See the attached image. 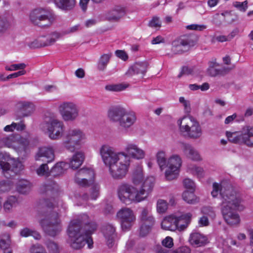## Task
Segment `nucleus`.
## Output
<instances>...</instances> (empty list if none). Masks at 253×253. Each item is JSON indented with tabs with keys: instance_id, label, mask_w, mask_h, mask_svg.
Wrapping results in <instances>:
<instances>
[{
	"instance_id": "41",
	"label": "nucleus",
	"mask_w": 253,
	"mask_h": 253,
	"mask_svg": "<svg viewBox=\"0 0 253 253\" xmlns=\"http://www.w3.org/2000/svg\"><path fill=\"white\" fill-rule=\"evenodd\" d=\"M157 162L161 169L163 170L166 167L167 158L165 151H159L156 155Z\"/></svg>"
},
{
	"instance_id": "4",
	"label": "nucleus",
	"mask_w": 253,
	"mask_h": 253,
	"mask_svg": "<svg viewBox=\"0 0 253 253\" xmlns=\"http://www.w3.org/2000/svg\"><path fill=\"white\" fill-rule=\"evenodd\" d=\"M97 228L96 222L86 214L71 221L67 229L69 237L91 235Z\"/></svg>"
},
{
	"instance_id": "32",
	"label": "nucleus",
	"mask_w": 253,
	"mask_h": 253,
	"mask_svg": "<svg viewBox=\"0 0 253 253\" xmlns=\"http://www.w3.org/2000/svg\"><path fill=\"white\" fill-rule=\"evenodd\" d=\"M84 160V153L81 151L77 152L71 158L69 166L72 169H77L82 165Z\"/></svg>"
},
{
	"instance_id": "50",
	"label": "nucleus",
	"mask_w": 253,
	"mask_h": 253,
	"mask_svg": "<svg viewBox=\"0 0 253 253\" xmlns=\"http://www.w3.org/2000/svg\"><path fill=\"white\" fill-rule=\"evenodd\" d=\"M49 169L46 164H42L37 169V173L40 176H48L49 174Z\"/></svg>"
},
{
	"instance_id": "11",
	"label": "nucleus",
	"mask_w": 253,
	"mask_h": 253,
	"mask_svg": "<svg viewBox=\"0 0 253 253\" xmlns=\"http://www.w3.org/2000/svg\"><path fill=\"white\" fill-rule=\"evenodd\" d=\"M130 159L126 154L123 155L117 162L109 167L110 173L115 179H122L124 178L128 170Z\"/></svg>"
},
{
	"instance_id": "16",
	"label": "nucleus",
	"mask_w": 253,
	"mask_h": 253,
	"mask_svg": "<svg viewBox=\"0 0 253 253\" xmlns=\"http://www.w3.org/2000/svg\"><path fill=\"white\" fill-rule=\"evenodd\" d=\"M181 164V159L178 155H173L169 159L168 168L165 172V176L168 180H172L177 178Z\"/></svg>"
},
{
	"instance_id": "5",
	"label": "nucleus",
	"mask_w": 253,
	"mask_h": 253,
	"mask_svg": "<svg viewBox=\"0 0 253 253\" xmlns=\"http://www.w3.org/2000/svg\"><path fill=\"white\" fill-rule=\"evenodd\" d=\"M108 116L113 122L117 123L120 127L127 130L136 123V113L121 106H114L109 109Z\"/></svg>"
},
{
	"instance_id": "39",
	"label": "nucleus",
	"mask_w": 253,
	"mask_h": 253,
	"mask_svg": "<svg viewBox=\"0 0 253 253\" xmlns=\"http://www.w3.org/2000/svg\"><path fill=\"white\" fill-rule=\"evenodd\" d=\"M144 177L142 168L141 166H137L133 170L132 179L133 183L137 185L140 184L143 180Z\"/></svg>"
},
{
	"instance_id": "15",
	"label": "nucleus",
	"mask_w": 253,
	"mask_h": 253,
	"mask_svg": "<svg viewBox=\"0 0 253 253\" xmlns=\"http://www.w3.org/2000/svg\"><path fill=\"white\" fill-rule=\"evenodd\" d=\"M62 37L60 32H52L46 36L39 37L30 43V47L32 48H37L50 46L53 44L58 39Z\"/></svg>"
},
{
	"instance_id": "12",
	"label": "nucleus",
	"mask_w": 253,
	"mask_h": 253,
	"mask_svg": "<svg viewBox=\"0 0 253 253\" xmlns=\"http://www.w3.org/2000/svg\"><path fill=\"white\" fill-rule=\"evenodd\" d=\"M58 111L65 122L76 120L79 116V108L72 101H63L59 103Z\"/></svg>"
},
{
	"instance_id": "45",
	"label": "nucleus",
	"mask_w": 253,
	"mask_h": 253,
	"mask_svg": "<svg viewBox=\"0 0 253 253\" xmlns=\"http://www.w3.org/2000/svg\"><path fill=\"white\" fill-rule=\"evenodd\" d=\"M128 86V84H108L105 86L106 90L110 91H121L125 90Z\"/></svg>"
},
{
	"instance_id": "46",
	"label": "nucleus",
	"mask_w": 253,
	"mask_h": 253,
	"mask_svg": "<svg viewBox=\"0 0 253 253\" xmlns=\"http://www.w3.org/2000/svg\"><path fill=\"white\" fill-rule=\"evenodd\" d=\"M194 191L186 190L184 191L182 195L183 200L188 204H194L196 202L197 198L194 194Z\"/></svg>"
},
{
	"instance_id": "44",
	"label": "nucleus",
	"mask_w": 253,
	"mask_h": 253,
	"mask_svg": "<svg viewBox=\"0 0 253 253\" xmlns=\"http://www.w3.org/2000/svg\"><path fill=\"white\" fill-rule=\"evenodd\" d=\"M155 223H152V224L150 222H141V226L140 227L139 230V235L141 237H144L148 235Z\"/></svg>"
},
{
	"instance_id": "18",
	"label": "nucleus",
	"mask_w": 253,
	"mask_h": 253,
	"mask_svg": "<svg viewBox=\"0 0 253 253\" xmlns=\"http://www.w3.org/2000/svg\"><path fill=\"white\" fill-rule=\"evenodd\" d=\"M117 216L121 220L123 230H129L134 224L136 217L132 210L128 208H124L117 213Z\"/></svg>"
},
{
	"instance_id": "7",
	"label": "nucleus",
	"mask_w": 253,
	"mask_h": 253,
	"mask_svg": "<svg viewBox=\"0 0 253 253\" xmlns=\"http://www.w3.org/2000/svg\"><path fill=\"white\" fill-rule=\"evenodd\" d=\"M179 129L191 138L197 139L203 134L199 123L192 117H184L177 121Z\"/></svg>"
},
{
	"instance_id": "24",
	"label": "nucleus",
	"mask_w": 253,
	"mask_h": 253,
	"mask_svg": "<svg viewBox=\"0 0 253 253\" xmlns=\"http://www.w3.org/2000/svg\"><path fill=\"white\" fill-rule=\"evenodd\" d=\"M190 244L194 247L204 246L208 243V238L199 232L192 233L189 239Z\"/></svg>"
},
{
	"instance_id": "53",
	"label": "nucleus",
	"mask_w": 253,
	"mask_h": 253,
	"mask_svg": "<svg viewBox=\"0 0 253 253\" xmlns=\"http://www.w3.org/2000/svg\"><path fill=\"white\" fill-rule=\"evenodd\" d=\"M189 169L191 170L192 173L196 175L198 177L202 178L204 176V171L202 168L193 166L191 168L189 167Z\"/></svg>"
},
{
	"instance_id": "14",
	"label": "nucleus",
	"mask_w": 253,
	"mask_h": 253,
	"mask_svg": "<svg viewBox=\"0 0 253 253\" xmlns=\"http://www.w3.org/2000/svg\"><path fill=\"white\" fill-rule=\"evenodd\" d=\"M46 133L49 138L57 140L64 136L65 126L64 123L56 119H51L45 123Z\"/></svg>"
},
{
	"instance_id": "52",
	"label": "nucleus",
	"mask_w": 253,
	"mask_h": 253,
	"mask_svg": "<svg viewBox=\"0 0 253 253\" xmlns=\"http://www.w3.org/2000/svg\"><path fill=\"white\" fill-rule=\"evenodd\" d=\"M26 65L24 63L12 64L10 66H6L5 69L7 71H12L18 70H24L26 68Z\"/></svg>"
},
{
	"instance_id": "51",
	"label": "nucleus",
	"mask_w": 253,
	"mask_h": 253,
	"mask_svg": "<svg viewBox=\"0 0 253 253\" xmlns=\"http://www.w3.org/2000/svg\"><path fill=\"white\" fill-rule=\"evenodd\" d=\"M168 208V204L166 201L159 199L157 201V210L159 213L165 212Z\"/></svg>"
},
{
	"instance_id": "61",
	"label": "nucleus",
	"mask_w": 253,
	"mask_h": 253,
	"mask_svg": "<svg viewBox=\"0 0 253 253\" xmlns=\"http://www.w3.org/2000/svg\"><path fill=\"white\" fill-rule=\"evenodd\" d=\"M188 30L203 31L207 28V26L205 25L191 24L186 26Z\"/></svg>"
},
{
	"instance_id": "2",
	"label": "nucleus",
	"mask_w": 253,
	"mask_h": 253,
	"mask_svg": "<svg viewBox=\"0 0 253 253\" xmlns=\"http://www.w3.org/2000/svg\"><path fill=\"white\" fill-rule=\"evenodd\" d=\"M153 186V177L147 178L139 190L129 184L123 183L118 187V196L120 200L126 204L139 203L147 198Z\"/></svg>"
},
{
	"instance_id": "48",
	"label": "nucleus",
	"mask_w": 253,
	"mask_h": 253,
	"mask_svg": "<svg viewBox=\"0 0 253 253\" xmlns=\"http://www.w3.org/2000/svg\"><path fill=\"white\" fill-rule=\"evenodd\" d=\"M198 71L199 70L196 67L185 66L182 68L180 75L178 76V77H180L181 74L196 75L197 74Z\"/></svg>"
},
{
	"instance_id": "34",
	"label": "nucleus",
	"mask_w": 253,
	"mask_h": 253,
	"mask_svg": "<svg viewBox=\"0 0 253 253\" xmlns=\"http://www.w3.org/2000/svg\"><path fill=\"white\" fill-rule=\"evenodd\" d=\"M18 107L22 111L24 117L29 116L34 111V105L32 103L25 101H20L17 104Z\"/></svg>"
},
{
	"instance_id": "8",
	"label": "nucleus",
	"mask_w": 253,
	"mask_h": 253,
	"mask_svg": "<svg viewBox=\"0 0 253 253\" xmlns=\"http://www.w3.org/2000/svg\"><path fill=\"white\" fill-rule=\"evenodd\" d=\"M0 166L4 176L7 178L14 176L23 169V166L20 162L11 159L8 153L0 150Z\"/></svg>"
},
{
	"instance_id": "9",
	"label": "nucleus",
	"mask_w": 253,
	"mask_h": 253,
	"mask_svg": "<svg viewBox=\"0 0 253 253\" xmlns=\"http://www.w3.org/2000/svg\"><path fill=\"white\" fill-rule=\"evenodd\" d=\"M199 37L194 34L184 35L172 43L171 51L174 54H180L188 51L197 43Z\"/></svg>"
},
{
	"instance_id": "30",
	"label": "nucleus",
	"mask_w": 253,
	"mask_h": 253,
	"mask_svg": "<svg viewBox=\"0 0 253 253\" xmlns=\"http://www.w3.org/2000/svg\"><path fill=\"white\" fill-rule=\"evenodd\" d=\"M60 9L67 12L72 10L76 5V0H53Z\"/></svg>"
},
{
	"instance_id": "62",
	"label": "nucleus",
	"mask_w": 253,
	"mask_h": 253,
	"mask_svg": "<svg viewBox=\"0 0 253 253\" xmlns=\"http://www.w3.org/2000/svg\"><path fill=\"white\" fill-rule=\"evenodd\" d=\"M248 2L247 0L244 1V2H241L236 1L234 3V6L237 8L239 10L245 11L248 7Z\"/></svg>"
},
{
	"instance_id": "29",
	"label": "nucleus",
	"mask_w": 253,
	"mask_h": 253,
	"mask_svg": "<svg viewBox=\"0 0 253 253\" xmlns=\"http://www.w3.org/2000/svg\"><path fill=\"white\" fill-rule=\"evenodd\" d=\"M148 64L146 62L135 63L128 70L126 74L132 76L134 74H142L144 75L146 72Z\"/></svg>"
},
{
	"instance_id": "36",
	"label": "nucleus",
	"mask_w": 253,
	"mask_h": 253,
	"mask_svg": "<svg viewBox=\"0 0 253 253\" xmlns=\"http://www.w3.org/2000/svg\"><path fill=\"white\" fill-rule=\"evenodd\" d=\"M31 183L28 181L22 179L18 182L16 188L19 193L27 194L31 190Z\"/></svg>"
},
{
	"instance_id": "27",
	"label": "nucleus",
	"mask_w": 253,
	"mask_h": 253,
	"mask_svg": "<svg viewBox=\"0 0 253 253\" xmlns=\"http://www.w3.org/2000/svg\"><path fill=\"white\" fill-rule=\"evenodd\" d=\"M124 9L120 6H116L105 14V18L110 21H118L125 15Z\"/></svg>"
},
{
	"instance_id": "21",
	"label": "nucleus",
	"mask_w": 253,
	"mask_h": 253,
	"mask_svg": "<svg viewBox=\"0 0 253 253\" xmlns=\"http://www.w3.org/2000/svg\"><path fill=\"white\" fill-rule=\"evenodd\" d=\"M125 150L127 156H130L137 160L142 159L145 157V151L134 143H129L126 145ZM126 154V153H125Z\"/></svg>"
},
{
	"instance_id": "6",
	"label": "nucleus",
	"mask_w": 253,
	"mask_h": 253,
	"mask_svg": "<svg viewBox=\"0 0 253 253\" xmlns=\"http://www.w3.org/2000/svg\"><path fill=\"white\" fill-rule=\"evenodd\" d=\"M85 133L79 128H70L64 134L63 145L65 149L74 152L82 145L85 139Z\"/></svg>"
},
{
	"instance_id": "42",
	"label": "nucleus",
	"mask_w": 253,
	"mask_h": 253,
	"mask_svg": "<svg viewBox=\"0 0 253 253\" xmlns=\"http://www.w3.org/2000/svg\"><path fill=\"white\" fill-rule=\"evenodd\" d=\"M140 218L141 222H150L151 224L155 223L154 218L150 215V210L147 208L143 209L140 216Z\"/></svg>"
},
{
	"instance_id": "37",
	"label": "nucleus",
	"mask_w": 253,
	"mask_h": 253,
	"mask_svg": "<svg viewBox=\"0 0 253 253\" xmlns=\"http://www.w3.org/2000/svg\"><path fill=\"white\" fill-rule=\"evenodd\" d=\"M69 165L64 162L57 163L51 169L50 173L53 176L59 175L64 172L67 169Z\"/></svg>"
},
{
	"instance_id": "19",
	"label": "nucleus",
	"mask_w": 253,
	"mask_h": 253,
	"mask_svg": "<svg viewBox=\"0 0 253 253\" xmlns=\"http://www.w3.org/2000/svg\"><path fill=\"white\" fill-rule=\"evenodd\" d=\"M67 243L73 249L80 250L82 248L85 244H87L88 248H93V240L90 235L74 236L68 237Z\"/></svg>"
},
{
	"instance_id": "57",
	"label": "nucleus",
	"mask_w": 253,
	"mask_h": 253,
	"mask_svg": "<svg viewBox=\"0 0 253 253\" xmlns=\"http://www.w3.org/2000/svg\"><path fill=\"white\" fill-rule=\"evenodd\" d=\"M149 27L154 28H160L161 27V22L157 17H154L149 22Z\"/></svg>"
},
{
	"instance_id": "58",
	"label": "nucleus",
	"mask_w": 253,
	"mask_h": 253,
	"mask_svg": "<svg viewBox=\"0 0 253 253\" xmlns=\"http://www.w3.org/2000/svg\"><path fill=\"white\" fill-rule=\"evenodd\" d=\"M201 211L204 214L207 215L211 217H214L215 216L213 208L211 207H203Z\"/></svg>"
},
{
	"instance_id": "1",
	"label": "nucleus",
	"mask_w": 253,
	"mask_h": 253,
	"mask_svg": "<svg viewBox=\"0 0 253 253\" xmlns=\"http://www.w3.org/2000/svg\"><path fill=\"white\" fill-rule=\"evenodd\" d=\"M219 191L221 196V211L226 222L233 225L240 222L239 215L234 210L243 211L245 206L240 194L229 184L217 183L213 184V190L211 194L213 197Z\"/></svg>"
},
{
	"instance_id": "55",
	"label": "nucleus",
	"mask_w": 253,
	"mask_h": 253,
	"mask_svg": "<svg viewBox=\"0 0 253 253\" xmlns=\"http://www.w3.org/2000/svg\"><path fill=\"white\" fill-rule=\"evenodd\" d=\"M31 253H46L44 248L41 245L35 244L30 248Z\"/></svg>"
},
{
	"instance_id": "60",
	"label": "nucleus",
	"mask_w": 253,
	"mask_h": 253,
	"mask_svg": "<svg viewBox=\"0 0 253 253\" xmlns=\"http://www.w3.org/2000/svg\"><path fill=\"white\" fill-rule=\"evenodd\" d=\"M80 28V26L79 25H75L65 30L62 31L60 32V33L62 36L63 37L65 35L77 32L79 30Z\"/></svg>"
},
{
	"instance_id": "49",
	"label": "nucleus",
	"mask_w": 253,
	"mask_h": 253,
	"mask_svg": "<svg viewBox=\"0 0 253 253\" xmlns=\"http://www.w3.org/2000/svg\"><path fill=\"white\" fill-rule=\"evenodd\" d=\"M13 183L9 180L0 182V193L9 191L12 187Z\"/></svg>"
},
{
	"instance_id": "40",
	"label": "nucleus",
	"mask_w": 253,
	"mask_h": 253,
	"mask_svg": "<svg viewBox=\"0 0 253 253\" xmlns=\"http://www.w3.org/2000/svg\"><path fill=\"white\" fill-rule=\"evenodd\" d=\"M111 53L104 54L100 57L98 63L97 68L99 71H104L106 68L112 56Z\"/></svg>"
},
{
	"instance_id": "28",
	"label": "nucleus",
	"mask_w": 253,
	"mask_h": 253,
	"mask_svg": "<svg viewBox=\"0 0 253 253\" xmlns=\"http://www.w3.org/2000/svg\"><path fill=\"white\" fill-rule=\"evenodd\" d=\"M181 148L184 154L189 158L193 161H200L201 157L193 147L189 144L182 143Z\"/></svg>"
},
{
	"instance_id": "56",
	"label": "nucleus",
	"mask_w": 253,
	"mask_h": 253,
	"mask_svg": "<svg viewBox=\"0 0 253 253\" xmlns=\"http://www.w3.org/2000/svg\"><path fill=\"white\" fill-rule=\"evenodd\" d=\"M235 34L234 32L231 33L230 34H229L228 36H217L215 38V39L217 41L219 42H224L226 41H231L235 36Z\"/></svg>"
},
{
	"instance_id": "10",
	"label": "nucleus",
	"mask_w": 253,
	"mask_h": 253,
	"mask_svg": "<svg viewBox=\"0 0 253 253\" xmlns=\"http://www.w3.org/2000/svg\"><path fill=\"white\" fill-rule=\"evenodd\" d=\"M29 18L32 24L41 27H49L55 20L54 15L50 11L43 8L32 11Z\"/></svg>"
},
{
	"instance_id": "64",
	"label": "nucleus",
	"mask_w": 253,
	"mask_h": 253,
	"mask_svg": "<svg viewBox=\"0 0 253 253\" xmlns=\"http://www.w3.org/2000/svg\"><path fill=\"white\" fill-rule=\"evenodd\" d=\"M190 249L187 247H182L174 250L172 253H190Z\"/></svg>"
},
{
	"instance_id": "25",
	"label": "nucleus",
	"mask_w": 253,
	"mask_h": 253,
	"mask_svg": "<svg viewBox=\"0 0 253 253\" xmlns=\"http://www.w3.org/2000/svg\"><path fill=\"white\" fill-rule=\"evenodd\" d=\"M91 188L89 190V194L84 193L80 195V197L82 200L84 201H86L89 199L92 200H96L100 195V187L98 184L93 182V184L89 185Z\"/></svg>"
},
{
	"instance_id": "63",
	"label": "nucleus",
	"mask_w": 253,
	"mask_h": 253,
	"mask_svg": "<svg viewBox=\"0 0 253 253\" xmlns=\"http://www.w3.org/2000/svg\"><path fill=\"white\" fill-rule=\"evenodd\" d=\"M162 244L164 248H165L164 247L170 248L173 245V239L170 237H167L162 241Z\"/></svg>"
},
{
	"instance_id": "13",
	"label": "nucleus",
	"mask_w": 253,
	"mask_h": 253,
	"mask_svg": "<svg viewBox=\"0 0 253 253\" xmlns=\"http://www.w3.org/2000/svg\"><path fill=\"white\" fill-rule=\"evenodd\" d=\"M99 154L105 165L109 167L113 164L117 162L125 152L117 153L113 147L108 144L102 145L99 149Z\"/></svg>"
},
{
	"instance_id": "47",
	"label": "nucleus",
	"mask_w": 253,
	"mask_h": 253,
	"mask_svg": "<svg viewBox=\"0 0 253 253\" xmlns=\"http://www.w3.org/2000/svg\"><path fill=\"white\" fill-rule=\"evenodd\" d=\"M58 185L54 183L45 184L42 186V191L47 194H54L57 192Z\"/></svg>"
},
{
	"instance_id": "26",
	"label": "nucleus",
	"mask_w": 253,
	"mask_h": 253,
	"mask_svg": "<svg viewBox=\"0 0 253 253\" xmlns=\"http://www.w3.org/2000/svg\"><path fill=\"white\" fill-rule=\"evenodd\" d=\"M103 233L106 240V243L109 248H112L114 244L115 237V228L111 224H107L103 227Z\"/></svg>"
},
{
	"instance_id": "59",
	"label": "nucleus",
	"mask_w": 253,
	"mask_h": 253,
	"mask_svg": "<svg viewBox=\"0 0 253 253\" xmlns=\"http://www.w3.org/2000/svg\"><path fill=\"white\" fill-rule=\"evenodd\" d=\"M183 183L186 189L194 191L195 185L194 181L192 180L189 178H185L184 179Z\"/></svg>"
},
{
	"instance_id": "3",
	"label": "nucleus",
	"mask_w": 253,
	"mask_h": 253,
	"mask_svg": "<svg viewBox=\"0 0 253 253\" xmlns=\"http://www.w3.org/2000/svg\"><path fill=\"white\" fill-rule=\"evenodd\" d=\"M51 200L52 199L44 201L43 204L48 209L44 213L45 217L40 221V224L46 234L55 237L59 234L62 230V226L59 214L55 210H52L55 209V206Z\"/></svg>"
},
{
	"instance_id": "33",
	"label": "nucleus",
	"mask_w": 253,
	"mask_h": 253,
	"mask_svg": "<svg viewBox=\"0 0 253 253\" xmlns=\"http://www.w3.org/2000/svg\"><path fill=\"white\" fill-rule=\"evenodd\" d=\"M175 221L174 215L167 216L162 222V228L166 230L175 231L177 230Z\"/></svg>"
},
{
	"instance_id": "43",
	"label": "nucleus",
	"mask_w": 253,
	"mask_h": 253,
	"mask_svg": "<svg viewBox=\"0 0 253 253\" xmlns=\"http://www.w3.org/2000/svg\"><path fill=\"white\" fill-rule=\"evenodd\" d=\"M45 245L48 253H60L59 246L55 241L48 240L45 242Z\"/></svg>"
},
{
	"instance_id": "17",
	"label": "nucleus",
	"mask_w": 253,
	"mask_h": 253,
	"mask_svg": "<svg viewBox=\"0 0 253 253\" xmlns=\"http://www.w3.org/2000/svg\"><path fill=\"white\" fill-rule=\"evenodd\" d=\"M94 172L93 169L84 168L78 170L75 175V181L79 185L87 187L94 182Z\"/></svg>"
},
{
	"instance_id": "35",
	"label": "nucleus",
	"mask_w": 253,
	"mask_h": 253,
	"mask_svg": "<svg viewBox=\"0 0 253 253\" xmlns=\"http://www.w3.org/2000/svg\"><path fill=\"white\" fill-rule=\"evenodd\" d=\"M17 203V199L16 197L11 196L8 197L2 204L3 211L6 213H10Z\"/></svg>"
},
{
	"instance_id": "20",
	"label": "nucleus",
	"mask_w": 253,
	"mask_h": 253,
	"mask_svg": "<svg viewBox=\"0 0 253 253\" xmlns=\"http://www.w3.org/2000/svg\"><path fill=\"white\" fill-rule=\"evenodd\" d=\"M54 152L52 147H42L39 148L35 156V159L37 161H45L49 163L54 160Z\"/></svg>"
},
{
	"instance_id": "54",
	"label": "nucleus",
	"mask_w": 253,
	"mask_h": 253,
	"mask_svg": "<svg viewBox=\"0 0 253 253\" xmlns=\"http://www.w3.org/2000/svg\"><path fill=\"white\" fill-rule=\"evenodd\" d=\"M9 26L10 24L6 19L0 17V35L5 32Z\"/></svg>"
},
{
	"instance_id": "31",
	"label": "nucleus",
	"mask_w": 253,
	"mask_h": 253,
	"mask_svg": "<svg viewBox=\"0 0 253 253\" xmlns=\"http://www.w3.org/2000/svg\"><path fill=\"white\" fill-rule=\"evenodd\" d=\"M242 139L248 146L253 147V127L246 126L242 129Z\"/></svg>"
},
{
	"instance_id": "38",
	"label": "nucleus",
	"mask_w": 253,
	"mask_h": 253,
	"mask_svg": "<svg viewBox=\"0 0 253 253\" xmlns=\"http://www.w3.org/2000/svg\"><path fill=\"white\" fill-rule=\"evenodd\" d=\"M10 244V237L8 234L3 235L0 239V249L3 251V253H12Z\"/></svg>"
},
{
	"instance_id": "23",
	"label": "nucleus",
	"mask_w": 253,
	"mask_h": 253,
	"mask_svg": "<svg viewBox=\"0 0 253 253\" xmlns=\"http://www.w3.org/2000/svg\"><path fill=\"white\" fill-rule=\"evenodd\" d=\"M192 214L190 213L182 214L181 215H174L175 219L176 229L182 231L185 229L191 222Z\"/></svg>"
},
{
	"instance_id": "22",
	"label": "nucleus",
	"mask_w": 253,
	"mask_h": 253,
	"mask_svg": "<svg viewBox=\"0 0 253 253\" xmlns=\"http://www.w3.org/2000/svg\"><path fill=\"white\" fill-rule=\"evenodd\" d=\"M209 67L207 69V74L211 77H215L218 75H223L228 72L231 69L225 67H220L219 64L212 60L208 63Z\"/></svg>"
}]
</instances>
